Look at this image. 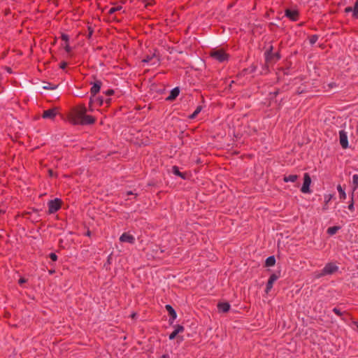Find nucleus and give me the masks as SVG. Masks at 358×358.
Segmentation results:
<instances>
[{
    "instance_id": "f257e3e1",
    "label": "nucleus",
    "mask_w": 358,
    "mask_h": 358,
    "mask_svg": "<svg viewBox=\"0 0 358 358\" xmlns=\"http://www.w3.org/2000/svg\"><path fill=\"white\" fill-rule=\"evenodd\" d=\"M87 109L85 106L77 107L70 117V121L74 124H90L94 122V119L86 115Z\"/></svg>"
},
{
    "instance_id": "f03ea898",
    "label": "nucleus",
    "mask_w": 358,
    "mask_h": 358,
    "mask_svg": "<svg viewBox=\"0 0 358 358\" xmlns=\"http://www.w3.org/2000/svg\"><path fill=\"white\" fill-rule=\"evenodd\" d=\"M338 266L333 263L327 264L324 268L316 275L317 278H320L327 275H332L338 271Z\"/></svg>"
},
{
    "instance_id": "7ed1b4c3",
    "label": "nucleus",
    "mask_w": 358,
    "mask_h": 358,
    "mask_svg": "<svg viewBox=\"0 0 358 358\" xmlns=\"http://www.w3.org/2000/svg\"><path fill=\"white\" fill-rule=\"evenodd\" d=\"M210 56L220 62H224L228 58V55L222 49L213 50Z\"/></svg>"
},
{
    "instance_id": "20e7f679",
    "label": "nucleus",
    "mask_w": 358,
    "mask_h": 358,
    "mask_svg": "<svg viewBox=\"0 0 358 358\" xmlns=\"http://www.w3.org/2000/svg\"><path fill=\"white\" fill-rule=\"evenodd\" d=\"M59 109L57 107H53L48 110H44L42 115V117L44 119L54 120L56 115L58 114Z\"/></svg>"
},
{
    "instance_id": "39448f33",
    "label": "nucleus",
    "mask_w": 358,
    "mask_h": 358,
    "mask_svg": "<svg viewBox=\"0 0 358 358\" xmlns=\"http://www.w3.org/2000/svg\"><path fill=\"white\" fill-rule=\"evenodd\" d=\"M61 201L58 199L51 200L48 202L49 213H54L60 208Z\"/></svg>"
},
{
    "instance_id": "423d86ee",
    "label": "nucleus",
    "mask_w": 358,
    "mask_h": 358,
    "mask_svg": "<svg viewBox=\"0 0 358 358\" xmlns=\"http://www.w3.org/2000/svg\"><path fill=\"white\" fill-rule=\"evenodd\" d=\"M310 183H311V178H310V176L308 175V173H305L304 178H303V186L301 189L303 193L310 192L309 187H310Z\"/></svg>"
},
{
    "instance_id": "0eeeda50",
    "label": "nucleus",
    "mask_w": 358,
    "mask_h": 358,
    "mask_svg": "<svg viewBox=\"0 0 358 358\" xmlns=\"http://www.w3.org/2000/svg\"><path fill=\"white\" fill-rule=\"evenodd\" d=\"M339 142L343 148L345 149L348 147L347 133L343 130L339 131Z\"/></svg>"
},
{
    "instance_id": "6e6552de",
    "label": "nucleus",
    "mask_w": 358,
    "mask_h": 358,
    "mask_svg": "<svg viewBox=\"0 0 358 358\" xmlns=\"http://www.w3.org/2000/svg\"><path fill=\"white\" fill-rule=\"evenodd\" d=\"M120 241L122 243H128L130 244H134L135 243V238L134 236L129 234L124 233L120 237Z\"/></svg>"
},
{
    "instance_id": "1a4fd4ad",
    "label": "nucleus",
    "mask_w": 358,
    "mask_h": 358,
    "mask_svg": "<svg viewBox=\"0 0 358 358\" xmlns=\"http://www.w3.org/2000/svg\"><path fill=\"white\" fill-rule=\"evenodd\" d=\"M143 62L150 63V65L154 66L159 63V58L155 53H153L151 55H148L146 57H145L143 59Z\"/></svg>"
},
{
    "instance_id": "9d476101",
    "label": "nucleus",
    "mask_w": 358,
    "mask_h": 358,
    "mask_svg": "<svg viewBox=\"0 0 358 358\" xmlns=\"http://www.w3.org/2000/svg\"><path fill=\"white\" fill-rule=\"evenodd\" d=\"M285 15L292 21H296L298 19L299 13L296 10L287 9L285 10Z\"/></svg>"
},
{
    "instance_id": "9b49d317",
    "label": "nucleus",
    "mask_w": 358,
    "mask_h": 358,
    "mask_svg": "<svg viewBox=\"0 0 358 358\" xmlns=\"http://www.w3.org/2000/svg\"><path fill=\"white\" fill-rule=\"evenodd\" d=\"M278 279V276L275 274H273L270 276L268 281L266 285V292L268 293L271 288L273 287V285L274 282Z\"/></svg>"
},
{
    "instance_id": "f8f14e48",
    "label": "nucleus",
    "mask_w": 358,
    "mask_h": 358,
    "mask_svg": "<svg viewBox=\"0 0 358 358\" xmlns=\"http://www.w3.org/2000/svg\"><path fill=\"white\" fill-rule=\"evenodd\" d=\"M180 90L178 87L173 88L169 94V96L166 98L169 101H173L174 100L179 94Z\"/></svg>"
},
{
    "instance_id": "ddd939ff",
    "label": "nucleus",
    "mask_w": 358,
    "mask_h": 358,
    "mask_svg": "<svg viewBox=\"0 0 358 358\" xmlns=\"http://www.w3.org/2000/svg\"><path fill=\"white\" fill-rule=\"evenodd\" d=\"M184 327L182 326L178 325L175 330L169 335V339L173 340L176 336L180 332H182Z\"/></svg>"
},
{
    "instance_id": "4468645a",
    "label": "nucleus",
    "mask_w": 358,
    "mask_h": 358,
    "mask_svg": "<svg viewBox=\"0 0 358 358\" xmlns=\"http://www.w3.org/2000/svg\"><path fill=\"white\" fill-rule=\"evenodd\" d=\"M101 81L96 80L91 88V93L92 94H96L97 92H99L101 88Z\"/></svg>"
},
{
    "instance_id": "2eb2a0df",
    "label": "nucleus",
    "mask_w": 358,
    "mask_h": 358,
    "mask_svg": "<svg viewBox=\"0 0 358 358\" xmlns=\"http://www.w3.org/2000/svg\"><path fill=\"white\" fill-rule=\"evenodd\" d=\"M165 308L166 310L169 312L170 316L171 317L172 321L176 320V318L177 317V315L174 309L172 308V306L170 305H166Z\"/></svg>"
},
{
    "instance_id": "dca6fc26",
    "label": "nucleus",
    "mask_w": 358,
    "mask_h": 358,
    "mask_svg": "<svg viewBox=\"0 0 358 358\" xmlns=\"http://www.w3.org/2000/svg\"><path fill=\"white\" fill-rule=\"evenodd\" d=\"M220 311L226 313L229 310L230 305L228 303H220L217 306Z\"/></svg>"
},
{
    "instance_id": "f3484780",
    "label": "nucleus",
    "mask_w": 358,
    "mask_h": 358,
    "mask_svg": "<svg viewBox=\"0 0 358 358\" xmlns=\"http://www.w3.org/2000/svg\"><path fill=\"white\" fill-rule=\"evenodd\" d=\"M298 178V176L297 175H289L287 176H285L284 177V181L287 182H295Z\"/></svg>"
},
{
    "instance_id": "a211bd4d",
    "label": "nucleus",
    "mask_w": 358,
    "mask_h": 358,
    "mask_svg": "<svg viewBox=\"0 0 358 358\" xmlns=\"http://www.w3.org/2000/svg\"><path fill=\"white\" fill-rule=\"evenodd\" d=\"M275 259L273 256L268 257L266 259V266H273L275 265Z\"/></svg>"
},
{
    "instance_id": "6ab92c4d",
    "label": "nucleus",
    "mask_w": 358,
    "mask_h": 358,
    "mask_svg": "<svg viewBox=\"0 0 358 358\" xmlns=\"http://www.w3.org/2000/svg\"><path fill=\"white\" fill-rule=\"evenodd\" d=\"M122 9V7L121 6H116L110 8L108 10V14L113 15L115 13L120 11Z\"/></svg>"
},
{
    "instance_id": "aec40b11",
    "label": "nucleus",
    "mask_w": 358,
    "mask_h": 358,
    "mask_svg": "<svg viewBox=\"0 0 358 358\" xmlns=\"http://www.w3.org/2000/svg\"><path fill=\"white\" fill-rule=\"evenodd\" d=\"M201 110H202V106H197V108H196L194 112L189 116V118L194 119L196 117V115L201 111Z\"/></svg>"
},
{
    "instance_id": "412c9836",
    "label": "nucleus",
    "mask_w": 358,
    "mask_h": 358,
    "mask_svg": "<svg viewBox=\"0 0 358 358\" xmlns=\"http://www.w3.org/2000/svg\"><path fill=\"white\" fill-rule=\"evenodd\" d=\"M340 229L339 227H329L328 229H327V233L330 235H334L335 234L338 230Z\"/></svg>"
},
{
    "instance_id": "4be33fe9",
    "label": "nucleus",
    "mask_w": 358,
    "mask_h": 358,
    "mask_svg": "<svg viewBox=\"0 0 358 358\" xmlns=\"http://www.w3.org/2000/svg\"><path fill=\"white\" fill-rule=\"evenodd\" d=\"M266 59L267 62H272L274 60V54H272L271 51L266 53Z\"/></svg>"
},
{
    "instance_id": "5701e85b",
    "label": "nucleus",
    "mask_w": 358,
    "mask_h": 358,
    "mask_svg": "<svg viewBox=\"0 0 358 358\" xmlns=\"http://www.w3.org/2000/svg\"><path fill=\"white\" fill-rule=\"evenodd\" d=\"M337 189H338V192H339V194H340V197L341 199H345L346 197V194H345V192H344V190L342 189L341 186V185H338L337 187Z\"/></svg>"
},
{
    "instance_id": "b1692460",
    "label": "nucleus",
    "mask_w": 358,
    "mask_h": 358,
    "mask_svg": "<svg viewBox=\"0 0 358 358\" xmlns=\"http://www.w3.org/2000/svg\"><path fill=\"white\" fill-rule=\"evenodd\" d=\"M57 85H55L50 83H46L45 85H43V88L44 90H55L57 88Z\"/></svg>"
},
{
    "instance_id": "393cba45",
    "label": "nucleus",
    "mask_w": 358,
    "mask_h": 358,
    "mask_svg": "<svg viewBox=\"0 0 358 358\" xmlns=\"http://www.w3.org/2000/svg\"><path fill=\"white\" fill-rule=\"evenodd\" d=\"M353 16L355 17H358V0L356 1L355 6L353 7Z\"/></svg>"
},
{
    "instance_id": "a878e982",
    "label": "nucleus",
    "mask_w": 358,
    "mask_h": 358,
    "mask_svg": "<svg viewBox=\"0 0 358 358\" xmlns=\"http://www.w3.org/2000/svg\"><path fill=\"white\" fill-rule=\"evenodd\" d=\"M173 173L177 176H180L181 178H184V176L182 173H180L178 169V167L176 166H173Z\"/></svg>"
},
{
    "instance_id": "bb28decb",
    "label": "nucleus",
    "mask_w": 358,
    "mask_h": 358,
    "mask_svg": "<svg viewBox=\"0 0 358 358\" xmlns=\"http://www.w3.org/2000/svg\"><path fill=\"white\" fill-rule=\"evenodd\" d=\"M352 183L355 189L358 187V175L355 174L352 176Z\"/></svg>"
},
{
    "instance_id": "cd10ccee",
    "label": "nucleus",
    "mask_w": 358,
    "mask_h": 358,
    "mask_svg": "<svg viewBox=\"0 0 358 358\" xmlns=\"http://www.w3.org/2000/svg\"><path fill=\"white\" fill-rule=\"evenodd\" d=\"M317 39H318L317 36H316V35H313V36H310V43L311 44H314V43H316V41H317Z\"/></svg>"
},
{
    "instance_id": "c85d7f7f",
    "label": "nucleus",
    "mask_w": 358,
    "mask_h": 358,
    "mask_svg": "<svg viewBox=\"0 0 358 358\" xmlns=\"http://www.w3.org/2000/svg\"><path fill=\"white\" fill-rule=\"evenodd\" d=\"M50 258L55 262L57 259V256L55 253H50Z\"/></svg>"
},
{
    "instance_id": "c756f323",
    "label": "nucleus",
    "mask_w": 358,
    "mask_h": 358,
    "mask_svg": "<svg viewBox=\"0 0 358 358\" xmlns=\"http://www.w3.org/2000/svg\"><path fill=\"white\" fill-rule=\"evenodd\" d=\"M114 93V91L113 90H108L106 91L105 94L106 96H110Z\"/></svg>"
},
{
    "instance_id": "7c9ffc66",
    "label": "nucleus",
    "mask_w": 358,
    "mask_h": 358,
    "mask_svg": "<svg viewBox=\"0 0 358 358\" xmlns=\"http://www.w3.org/2000/svg\"><path fill=\"white\" fill-rule=\"evenodd\" d=\"M346 13L352 12L353 13V7H347L345 9Z\"/></svg>"
},
{
    "instance_id": "2f4dec72",
    "label": "nucleus",
    "mask_w": 358,
    "mask_h": 358,
    "mask_svg": "<svg viewBox=\"0 0 358 358\" xmlns=\"http://www.w3.org/2000/svg\"><path fill=\"white\" fill-rule=\"evenodd\" d=\"M62 38L63 41L67 42L68 40H69V36L67 35H66V34H63L62 36Z\"/></svg>"
},
{
    "instance_id": "473e14b6",
    "label": "nucleus",
    "mask_w": 358,
    "mask_h": 358,
    "mask_svg": "<svg viewBox=\"0 0 358 358\" xmlns=\"http://www.w3.org/2000/svg\"><path fill=\"white\" fill-rule=\"evenodd\" d=\"M27 282V280L24 278H21L20 280H19V284L22 285L24 282Z\"/></svg>"
},
{
    "instance_id": "72a5a7b5",
    "label": "nucleus",
    "mask_w": 358,
    "mask_h": 358,
    "mask_svg": "<svg viewBox=\"0 0 358 358\" xmlns=\"http://www.w3.org/2000/svg\"><path fill=\"white\" fill-rule=\"evenodd\" d=\"M67 66V64L66 62H62L61 64H60V68L62 69H64L66 68V66Z\"/></svg>"
},
{
    "instance_id": "f704fd0d",
    "label": "nucleus",
    "mask_w": 358,
    "mask_h": 358,
    "mask_svg": "<svg viewBox=\"0 0 358 358\" xmlns=\"http://www.w3.org/2000/svg\"><path fill=\"white\" fill-rule=\"evenodd\" d=\"M65 48V50H66V51L67 52H69L71 51V47H70L68 44H66V46H65V48Z\"/></svg>"
},
{
    "instance_id": "c9c22d12",
    "label": "nucleus",
    "mask_w": 358,
    "mask_h": 358,
    "mask_svg": "<svg viewBox=\"0 0 358 358\" xmlns=\"http://www.w3.org/2000/svg\"><path fill=\"white\" fill-rule=\"evenodd\" d=\"M334 311L338 315H340L341 313V311L339 310H338L337 308H334Z\"/></svg>"
},
{
    "instance_id": "e433bc0d",
    "label": "nucleus",
    "mask_w": 358,
    "mask_h": 358,
    "mask_svg": "<svg viewBox=\"0 0 358 358\" xmlns=\"http://www.w3.org/2000/svg\"><path fill=\"white\" fill-rule=\"evenodd\" d=\"M280 58V56L278 55V54H274V60H277Z\"/></svg>"
},
{
    "instance_id": "4c0bfd02",
    "label": "nucleus",
    "mask_w": 358,
    "mask_h": 358,
    "mask_svg": "<svg viewBox=\"0 0 358 358\" xmlns=\"http://www.w3.org/2000/svg\"><path fill=\"white\" fill-rule=\"evenodd\" d=\"M99 101L100 104L102 105L103 103V99H99Z\"/></svg>"
},
{
    "instance_id": "58836bf2",
    "label": "nucleus",
    "mask_w": 358,
    "mask_h": 358,
    "mask_svg": "<svg viewBox=\"0 0 358 358\" xmlns=\"http://www.w3.org/2000/svg\"><path fill=\"white\" fill-rule=\"evenodd\" d=\"M348 208H349V209H350V210H352V208H353V203H351V204L349 206V207H348Z\"/></svg>"
},
{
    "instance_id": "ea45409f",
    "label": "nucleus",
    "mask_w": 358,
    "mask_h": 358,
    "mask_svg": "<svg viewBox=\"0 0 358 358\" xmlns=\"http://www.w3.org/2000/svg\"><path fill=\"white\" fill-rule=\"evenodd\" d=\"M161 358H169L168 355H164Z\"/></svg>"
},
{
    "instance_id": "a19ab883",
    "label": "nucleus",
    "mask_w": 358,
    "mask_h": 358,
    "mask_svg": "<svg viewBox=\"0 0 358 358\" xmlns=\"http://www.w3.org/2000/svg\"><path fill=\"white\" fill-rule=\"evenodd\" d=\"M106 102L108 104L110 103V99H106Z\"/></svg>"
},
{
    "instance_id": "79ce46f5",
    "label": "nucleus",
    "mask_w": 358,
    "mask_h": 358,
    "mask_svg": "<svg viewBox=\"0 0 358 358\" xmlns=\"http://www.w3.org/2000/svg\"><path fill=\"white\" fill-rule=\"evenodd\" d=\"M127 194H128V195H130V194H133V193H132V192H127Z\"/></svg>"
},
{
    "instance_id": "37998d69",
    "label": "nucleus",
    "mask_w": 358,
    "mask_h": 358,
    "mask_svg": "<svg viewBox=\"0 0 358 358\" xmlns=\"http://www.w3.org/2000/svg\"><path fill=\"white\" fill-rule=\"evenodd\" d=\"M49 172H50V176H52V171L50 170Z\"/></svg>"
}]
</instances>
